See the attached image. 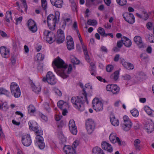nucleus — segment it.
<instances>
[{"label":"nucleus","mask_w":154,"mask_h":154,"mask_svg":"<svg viewBox=\"0 0 154 154\" xmlns=\"http://www.w3.org/2000/svg\"><path fill=\"white\" fill-rule=\"evenodd\" d=\"M52 65L55 72L57 74L63 78H66L72 71V65H69L68 68V65L59 57L54 60L52 63Z\"/></svg>","instance_id":"obj_1"},{"label":"nucleus","mask_w":154,"mask_h":154,"mask_svg":"<svg viewBox=\"0 0 154 154\" xmlns=\"http://www.w3.org/2000/svg\"><path fill=\"white\" fill-rule=\"evenodd\" d=\"M83 98L82 97H81V98L78 97H72L71 99V102L74 107L81 111H83L85 109L83 103L81 100Z\"/></svg>","instance_id":"obj_2"},{"label":"nucleus","mask_w":154,"mask_h":154,"mask_svg":"<svg viewBox=\"0 0 154 154\" xmlns=\"http://www.w3.org/2000/svg\"><path fill=\"white\" fill-rule=\"evenodd\" d=\"M42 81L44 82H47L51 85H54L56 83L57 80L54 75L51 72H47L46 77H44Z\"/></svg>","instance_id":"obj_3"},{"label":"nucleus","mask_w":154,"mask_h":154,"mask_svg":"<svg viewBox=\"0 0 154 154\" xmlns=\"http://www.w3.org/2000/svg\"><path fill=\"white\" fill-rule=\"evenodd\" d=\"M86 128L88 134H92L95 130L96 124L92 119H88L85 122Z\"/></svg>","instance_id":"obj_4"},{"label":"nucleus","mask_w":154,"mask_h":154,"mask_svg":"<svg viewBox=\"0 0 154 154\" xmlns=\"http://www.w3.org/2000/svg\"><path fill=\"white\" fill-rule=\"evenodd\" d=\"M93 107L96 111H99L103 109V104L102 102L97 98H94L92 101Z\"/></svg>","instance_id":"obj_5"},{"label":"nucleus","mask_w":154,"mask_h":154,"mask_svg":"<svg viewBox=\"0 0 154 154\" xmlns=\"http://www.w3.org/2000/svg\"><path fill=\"white\" fill-rule=\"evenodd\" d=\"M44 34L46 36V41L50 44L56 41V36L53 32L48 30H45Z\"/></svg>","instance_id":"obj_6"},{"label":"nucleus","mask_w":154,"mask_h":154,"mask_svg":"<svg viewBox=\"0 0 154 154\" xmlns=\"http://www.w3.org/2000/svg\"><path fill=\"white\" fill-rule=\"evenodd\" d=\"M122 16L125 20L129 23L132 24L134 23L135 18L132 14L128 12L125 13L123 14Z\"/></svg>","instance_id":"obj_7"},{"label":"nucleus","mask_w":154,"mask_h":154,"mask_svg":"<svg viewBox=\"0 0 154 154\" xmlns=\"http://www.w3.org/2000/svg\"><path fill=\"white\" fill-rule=\"evenodd\" d=\"M65 40L64 34L63 31L61 29H59L57 31V35L56 37V41L60 44L63 42Z\"/></svg>","instance_id":"obj_8"},{"label":"nucleus","mask_w":154,"mask_h":154,"mask_svg":"<svg viewBox=\"0 0 154 154\" xmlns=\"http://www.w3.org/2000/svg\"><path fill=\"white\" fill-rule=\"evenodd\" d=\"M92 87L89 83L85 85V88H83L82 94L85 97V99L87 103H88V101L87 97V94L91 92Z\"/></svg>","instance_id":"obj_9"},{"label":"nucleus","mask_w":154,"mask_h":154,"mask_svg":"<svg viewBox=\"0 0 154 154\" xmlns=\"http://www.w3.org/2000/svg\"><path fill=\"white\" fill-rule=\"evenodd\" d=\"M27 25L30 31L32 32H35L37 28L35 22L32 20H29L27 22Z\"/></svg>","instance_id":"obj_10"},{"label":"nucleus","mask_w":154,"mask_h":154,"mask_svg":"<svg viewBox=\"0 0 154 154\" xmlns=\"http://www.w3.org/2000/svg\"><path fill=\"white\" fill-rule=\"evenodd\" d=\"M22 143L26 146H29L32 143V140L29 135H25L22 137Z\"/></svg>","instance_id":"obj_11"},{"label":"nucleus","mask_w":154,"mask_h":154,"mask_svg":"<svg viewBox=\"0 0 154 154\" xmlns=\"http://www.w3.org/2000/svg\"><path fill=\"white\" fill-rule=\"evenodd\" d=\"M69 126L71 132L73 134L76 135L77 133V129L73 120H71L69 121Z\"/></svg>","instance_id":"obj_12"},{"label":"nucleus","mask_w":154,"mask_h":154,"mask_svg":"<svg viewBox=\"0 0 154 154\" xmlns=\"http://www.w3.org/2000/svg\"><path fill=\"white\" fill-rule=\"evenodd\" d=\"M36 141L40 149H43L45 147L43 137L40 136H36Z\"/></svg>","instance_id":"obj_13"},{"label":"nucleus","mask_w":154,"mask_h":154,"mask_svg":"<svg viewBox=\"0 0 154 154\" xmlns=\"http://www.w3.org/2000/svg\"><path fill=\"white\" fill-rule=\"evenodd\" d=\"M134 41L135 43L140 48H143L144 47V44L143 42L142 38L139 36H136L134 38Z\"/></svg>","instance_id":"obj_14"},{"label":"nucleus","mask_w":154,"mask_h":154,"mask_svg":"<svg viewBox=\"0 0 154 154\" xmlns=\"http://www.w3.org/2000/svg\"><path fill=\"white\" fill-rule=\"evenodd\" d=\"M67 47L69 50L73 49L74 48V43L72 38L70 36L67 37Z\"/></svg>","instance_id":"obj_15"},{"label":"nucleus","mask_w":154,"mask_h":154,"mask_svg":"<svg viewBox=\"0 0 154 154\" xmlns=\"http://www.w3.org/2000/svg\"><path fill=\"white\" fill-rule=\"evenodd\" d=\"M0 52L2 57L5 58H7L9 56V50L7 49L5 46H2L0 48Z\"/></svg>","instance_id":"obj_16"},{"label":"nucleus","mask_w":154,"mask_h":154,"mask_svg":"<svg viewBox=\"0 0 154 154\" xmlns=\"http://www.w3.org/2000/svg\"><path fill=\"white\" fill-rule=\"evenodd\" d=\"M120 59L121 63L125 68L129 70L134 69V66L133 64L126 62L123 59L121 58Z\"/></svg>","instance_id":"obj_17"},{"label":"nucleus","mask_w":154,"mask_h":154,"mask_svg":"<svg viewBox=\"0 0 154 154\" xmlns=\"http://www.w3.org/2000/svg\"><path fill=\"white\" fill-rule=\"evenodd\" d=\"M101 145L102 148L108 152H111L112 151L113 149L111 145L106 142H103Z\"/></svg>","instance_id":"obj_18"},{"label":"nucleus","mask_w":154,"mask_h":154,"mask_svg":"<svg viewBox=\"0 0 154 154\" xmlns=\"http://www.w3.org/2000/svg\"><path fill=\"white\" fill-rule=\"evenodd\" d=\"M50 1L53 6L58 8H61L63 4V0H50Z\"/></svg>","instance_id":"obj_19"},{"label":"nucleus","mask_w":154,"mask_h":154,"mask_svg":"<svg viewBox=\"0 0 154 154\" xmlns=\"http://www.w3.org/2000/svg\"><path fill=\"white\" fill-rule=\"evenodd\" d=\"M57 105L61 109L66 108H68L69 106L68 103L64 102L62 100H60L57 103Z\"/></svg>","instance_id":"obj_20"},{"label":"nucleus","mask_w":154,"mask_h":154,"mask_svg":"<svg viewBox=\"0 0 154 154\" xmlns=\"http://www.w3.org/2000/svg\"><path fill=\"white\" fill-rule=\"evenodd\" d=\"M145 128L148 133H151L154 130V125L151 122L146 123Z\"/></svg>","instance_id":"obj_21"},{"label":"nucleus","mask_w":154,"mask_h":154,"mask_svg":"<svg viewBox=\"0 0 154 154\" xmlns=\"http://www.w3.org/2000/svg\"><path fill=\"white\" fill-rule=\"evenodd\" d=\"M122 40L123 41L124 45L126 47H130L131 46L132 42L131 40L126 37H122Z\"/></svg>","instance_id":"obj_22"},{"label":"nucleus","mask_w":154,"mask_h":154,"mask_svg":"<svg viewBox=\"0 0 154 154\" xmlns=\"http://www.w3.org/2000/svg\"><path fill=\"white\" fill-rule=\"evenodd\" d=\"M132 125V123H125L122 124V128L125 131H129L131 128Z\"/></svg>","instance_id":"obj_23"},{"label":"nucleus","mask_w":154,"mask_h":154,"mask_svg":"<svg viewBox=\"0 0 154 154\" xmlns=\"http://www.w3.org/2000/svg\"><path fill=\"white\" fill-rule=\"evenodd\" d=\"M93 154H105L103 150L100 147L96 146L92 150Z\"/></svg>","instance_id":"obj_24"},{"label":"nucleus","mask_w":154,"mask_h":154,"mask_svg":"<svg viewBox=\"0 0 154 154\" xmlns=\"http://www.w3.org/2000/svg\"><path fill=\"white\" fill-rule=\"evenodd\" d=\"M110 120L111 123L114 126H118L119 124V122L118 119H116L114 115H112L110 117Z\"/></svg>","instance_id":"obj_25"},{"label":"nucleus","mask_w":154,"mask_h":154,"mask_svg":"<svg viewBox=\"0 0 154 154\" xmlns=\"http://www.w3.org/2000/svg\"><path fill=\"white\" fill-rule=\"evenodd\" d=\"M118 137H116V134L112 133L109 136V139L112 143H114L117 142H118Z\"/></svg>","instance_id":"obj_26"},{"label":"nucleus","mask_w":154,"mask_h":154,"mask_svg":"<svg viewBox=\"0 0 154 154\" xmlns=\"http://www.w3.org/2000/svg\"><path fill=\"white\" fill-rule=\"evenodd\" d=\"M57 17L56 15L52 14H50L47 17V22L49 21H57Z\"/></svg>","instance_id":"obj_27"},{"label":"nucleus","mask_w":154,"mask_h":154,"mask_svg":"<svg viewBox=\"0 0 154 154\" xmlns=\"http://www.w3.org/2000/svg\"><path fill=\"white\" fill-rule=\"evenodd\" d=\"M10 88L12 93H13V92H14L15 90L20 89L17 84L14 82L11 83Z\"/></svg>","instance_id":"obj_28"},{"label":"nucleus","mask_w":154,"mask_h":154,"mask_svg":"<svg viewBox=\"0 0 154 154\" xmlns=\"http://www.w3.org/2000/svg\"><path fill=\"white\" fill-rule=\"evenodd\" d=\"M57 21H49L47 22L48 26L50 29L54 30L55 28L56 24Z\"/></svg>","instance_id":"obj_29"},{"label":"nucleus","mask_w":154,"mask_h":154,"mask_svg":"<svg viewBox=\"0 0 154 154\" xmlns=\"http://www.w3.org/2000/svg\"><path fill=\"white\" fill-rule=\"evenodd\" d=\"M83 50L85 56V58L86 60L88 62L90 61V59L88 55L87 47L85 46L83 47Z\"/></svg>","instance_id":"obj_30"},{"label":"nucleus","mask_w":154,"mask_h":154,"mask_svg":"<svg viewBox=\"0 0 154 154\" xmlns=\"http://www.w3.org/2000/svg\"><path fill=\"white\" fill-rule=\"evenodd\" d=\"M140 142V140L139 139H136L134 141V144L136 150H140L141 149V147L139 145Z\"/></svg>","instance_id":"obj_31"},{"label":"nucleus","mask_w":154,"mask_h":154,"mask_svg":"<svg viewBox=\"0 0 154 154\" xmlns=\"http://www.w3.org/2000/svg\"><path fill=\"white\" fill-rule=\"evenodd\" d=\"M63 150L64 152L66 153H67V152H72L73 151H75L74 149L72 147L71 148L70 147L68 146H65L63 148Z\"/></svg>","instance_id":"obj_32"},{"label":"nucleus","mask_w":154,"mask_h":154,"mask_svg":"<svg viewBox=\"0 0 154 154\" xmlns=\"http://www.w3.org/2000/svg\"><path fill=\"white\" fill-rule=\"evenodd\" d=\"M119 72L118 71L115 72L110 76V77L111 79L115 81L117 80L119 78Z\"/></svg>","instance_id":"obj_33"},{"label":"nucleus","mask_w":154,"mask_h":154,"mask_svg":"<svg viewBox=\"0 0 154 154\" xmlns=\"http://www.w3.org/2000/svg\"><path fill=\"white\" fill-rule=\"evenodd\" d=\"M11 14L12 13L11 11H7L6 12L5 15V20L6 21L9 23L10 21V20L11 19Z\"/></svg>","instance_id":"obj_34"},{"label":"nucleus","mask_w":154,"mask_h":154,"mask_svg":"<svg viewBox=\"0 0 154 154\" xmlns=\"http://www.w3.org/2000/svg\"><path fill=\"white\" fill-rule=\"evenodd\" d=\"M145 111L147 113V114L151 116H153L154 114V111L152 110L150 108L148 107H145Z\"/></svg>","instance_id":"obj_35"},{"label":"nucleus","mask_w":154,"mask_h":154,"mask_svg":"<svg viewBox=\"0 0 154 154\" xmlns=\"http://www.w3.org/2000/svg\"><path fill=\"white\" fill-rule=\"evenodd\" d=\"M112 93L114 94H117L119 92L120 88L116 85H114Z\"/></svg>","instance_id":"obj_36"},{"label":"nucleus","mask_w":154,"mask_h":154,"mask_svg":"<svg viewBox=\"0 0 154 154\" xmlns=\"http://www.w3.org/2000/svg\"><path fill=\"white\" fill-rule=\"evenodd\" d=\"M71 59L72 63L74 64H78L79 63V60L73 56H71Z\"/></svg>","instance_id":"obj_37"},{"label":"nucleus","mask_w":154,"mask_h":154,"mask_svg":"<svg viewBox=\"0 0 154 154\" xmlns=\"http://www.w3.org/2000/svg\"><path fill=\"white\" fill-rule=\"evenodd\" d=\"M32 90L35 93H38L40 92L41 91V88L39 86L36 87L34 84L32 85Z\"/></svg>","instance_id":"obj_38"},{"label":"nucleus","mask_w":154,"mask_h":154,"mask_svg":"<svg viewBox=\"0 0 154 154\" xmlns=\"http://www.w3.org/2000/svg\"><path fill=\"white\" fill-rule=\"evenodd\" d=\"M12 94L16 98L19 97L20 96L21 94L20 89L15 90V91H14V92H13Z\"/></svg>","instance_id":"obj_39"},{"label":"nucleus","mask_w":154,"mask_h":154,"mask_svg":"<svg viewBox=\"0 0 154 154\" xmlns=\"http://www.w3.org/2000/svg\"><path fill=\"white\" fill-rule=\"evenodd\" d=\"M97 31L101 35L105 36L106 33H105V30L103 28L101 27L98 28Z\"/></svg>","instance_id":"obj_40"},{"label":"nucleus","mask_w":154,"mask_h":154,"mask_svg":"<svg viewBox=\"0 0 154 154\" xmlns=\"http://www.w3.org/2000/svg\"><path fill=\"white\" fill-rule=\"evenodd\" d=\"M87 23L88 25H91L92 26L95 25L97 23L96 20H88Z\"/></svg>","instance_id":"obj_41"},{"label":"nucleus","mask_w":154,"mask_h":154,"mask_svg":"<svg viewBox=\"0 0 154 154\" xmlns=\"http://www.w3.org/2000/svg\"><path fill=\"white\" fill-rule=\"evenodd\" d=\"M28 110L29 112L34 113L35 111V107L32 105H30L28 108Z\"/></svg>","instance_id":"obj_42"},{"label":"nucleus","mask_w":154,"mask_h":154,"mask_svg":"<svg viewBox=\"0 0 154 154\" xmlns=\"http://www.w3.org/2000/svg\"><path fill=\"white\" fill-rule=\"evenodd\" d=\"M131 113L133 116L135 117H137L139 115V112L136 109H133L131 110Z\"/></svg>","instance_id":"obj_43"},{"label":"nucleus","mask_w":154,"mask_h":154,"mask_svg":"<svg viewBox=\"0 0 154 154\" xmlns=\"http://www.w3.org/2000/svg\"><path fill=\"white\" fill-rule=\"evenodd\" d=\"M117 3L119 5L123 6L127 3L126 0H116Z\"/></svg>","instance_id":"obj_44"},{"label":"nucleus","mask_w":154,"mask_h":154,"mask_svg":"<svg viewBox=\"0 0 154 154\" xmlns=\"http://www.w3.org/2000/svg\"><path fill=\"white\" fill-rule=\"evenodd\" d=\"M42 6L43 8L45 10L47 8V3L46 0H41Z\"/></svg>","instance_id":"obj_45"},{"label":"nucleus","mask_w":154,"mask_h":154,"mask_svg":"<svg viewBox=\"0 0 154 154\" xmlns=\"http://www.w3.org/2000/svg\"><path fill=\"white\" fill-rule=\"evenodd\" d=\"M147 37L149 42L151 43H154V36L152 34H151V35H148Z\"/></svg>","instance_id":"obj_46"},{"label":"nucleus","mask_w":154,"mask_h":154,"mask_svg":"<svg viewBox=\"0 0 154 154\" xmlns=\"http://www.w3.org/2000/svg\"><path fill=\"white\" fill-rule=\"evenodd\" d=\"M54 91L58 96H62V93L58 89L55 88L54 89Z\"/></svg>","instance_id":"obj_47"},{"label":"nucleus","mask_w":154,"mask_h":154,"mask_svg":"<svg viewBox=\"0 0 154 154\" xmlns=\"http://www.w3.org/2000/svg\"><path fill=\"white\" fill-rule=\"evenodd\" d=\"M114 85L113 84H111V85H108L106 86V90L108 91H111L112 92V91L113 89Z\"/></svg>","instance_id":"obj_48"},{"label":"nucleus","mask_w":154,"mask_h":154,"mask_svg":"<svg viewBox=\"0 0 154 154\" xmlns=\"http://www.w3.org/2000/svg\"><path fill=\"white\" fill-rule=\"evenodd\" d=\"M123 119L124 123H132L130 119H129L128 116H125L123 117Z\"/></svg>","instance_id":"obj_49"},{"label":"nucleus","mask_w":154,"mask_h":154,"mask_svg":"<svg viewBox=\"0 0 154 154\" xmlns=\"http://www.w3.org/2000/svg\"><path fill=\"white\" fill-rule=\"evenodd\" d=\"M113 68V66L112 65H109L106 67V70L107 72H110L112 71Z\"/></svg>","instance_id":"obj_50"},{"label":"nucleus","mask_w":154,"mask_h":154,"mask_svg":"<svg viewBox=\"0 0 154 154\" xmlns=\"http://www.w3.org/2000/svg\"><path fill=\"white\" fill-rule=\"evenodd\" d=\"M73 27L74 30H76L77 34H78V33H79V31L78 29L77 23L75 21L74 22L73 25Z\"/></svg>","instance_id":"obj_51"},{"label":"nucleus","mask_w":154,"mask_h":154,"mask_svg":"<svg viewBox=\"0 0 154 154\" xmlns=\"http://www.w3.org/2000/svg\"><path fill=\"white\" fill-rule=\"evenodd\" d=\"M22 3L23 4V6L25 8V11H26L27 9V6L26 4V0H20Z\"/></svg>","instance_id":"obj_52"},{"label":"nucleus","mask_w":154,"mask_h":154,"mask_svg":"<svg viewBox=\"0 0 154 154\" xmlns=\"http://www.w3.org/2000/svg\"><path fill=\"white\" fill-rule=\"evenodd\" d=\"M79 141L78 140H75L73 143L72 145V147H74L75 148H76L77 146L79 145Z\"/></svg>","instance_id":"obj_53"},{"label":"nucleus","mask_w":154,"mask_h":154,"mask_svg":"<svg viewBox=\"0 0 154 154\" xmlns=\"http://www.w3.org/2000/svg\"><path fill=\"white\" fill-rule=\"evenodd\" d=\"M44 65L42 63H39L37 66V69L39 71H42L43 70Z\"/></svg>","instance_id":"obj_54"},{"label":"nucleus","mask_w":154,"mask_h":154,"mask_svg":"<svg viewBox=\"0 0 154 154\" xmlns=\"http://www.w3.org/2000/svg\"><path fill=\"white\" fill-rule=\"evenodd\" d=\"M71 3L72 10L74 11H76L77 7L75 3L74 2H72Z\"/></svg>","instance_id":"obj_55"},{"label":"nucleus","mask_w":154,"mask_h":154,"mask_svg":"<svg viewBox=\"0 0 154 154\" xmlns=\"http://www.w3.org/2000/svg\"><path fill=\"white\" fill-rule=\"evenodd\" d=\"M123 43V41H122V39L121 40L117 42V45L119 48H120L122 46V43Z\"/></svg>","instance_id":"obj_56"},{"label":"nucleus","mask_w":154,"mask_h":154,"mask_svg":"<svg viewBox=\"0 0 154 154\" xmlns=\"http://www.w3.org/2000/svg\"><path fill=\"white\" fill-rule=\"evenodd\" d=\"M117 140H118V143L119 145H123V146L125 145V143L123 141L121 142L119 137L117 138Z\"/></svg>","instance_id":"obj_57"},{"label":"nucleus","mask_w":154,"mask_h":154,"mask_svg":"<svg viewBox=\"0 0 154 154\" xmlns=\"http://www.w3.org/2000/svg\"><path fill=\"white\" fill-rule=\"evenodd\" d=\"M0 91H1V94H7L8 93V91L7 90L3 88H1Z\"/></svg>","instance_id":"obj_58"},{"label":"nucleus","mask_w":154,"mask_h":154,"mask_svg":"<svg viewBox=\"0 0 154 154\" xmlns=\"http://www.w3.org/2000/svg\"><path fill=\"white\" fill-rule=\"evenodd\" d=\"M143 13L144 15L143 17H144V20H146L149 17V16L147 12L145 11H143Z\"/></svg>","instance_id":"obj_59"},{"label":"nucleus","mask_w":154,"mask_h":154,"mask_svg":"<svg viewBox=\"0 0 154 154\" xmlns=\"http://www.w3.org/2000/svg\"><path fill=\"white\" fill-rule=\"evenodd\" d=\"M123 77L124 79L126 80H129L131 79V76L128 74L125 75L123 76Z\"/></svg>","instance_id":"obj_60"},{"label":"nucleus","mask_w":154,"mask_h":154,"mask_svg":"<svg viewBox=\"0 0 154 154\" xmlns=\"http://www.w3.org/2000/svg\"><path fill=\"white\" fill-rule=\"evenodd\" d=\"M37 56L38 57H40V59L39 60H42L44 59L45 55L43 54L39 53L37 54Z\"/></svg>","instance_id":"obj_61"},{"label":"nucleus","mask_w":154,"mask_h":154,"mask_svg":"<svg viewBox=\"0 0 154 154\" xmlns=\"http://www.w3.org/2000/svg\"><path fill=\"white\" fill-rule=\"evenodd\" d=\"M16 57L15 56H12L11 58V62L12 64L14 65L16 62Z\"/></svg>","instance_id":"obj_62"},{"label":"nucleus","mask_w":154,"mask_h":154,"mask_svg":"<svg viewBox=\"0 0 154 154\" xmlns=\"http://www.w3.org/2000/svg\"><path fill=\"white\" fill-rule=\"evenodd\" d=\"M100 49L101 51H103L105 53H107V50L106 48L104 46H101Z\"/></svg>","instance_id":"obj_63"},{"label":"nucleus","mask_w":154,"mask_h":154,"mask_svg":"<svg viewBox=\"0 0 154 154\" xmlns=\"http://www.w3.org/2000/svg\"><path fill=\"white\" fill-rule=\"evenodd\" d=\"M22 20V17H20L16 20V24L17 25L19 23H20Z\"/></svg>","instance_id":"obj_64"}]
</instances>
